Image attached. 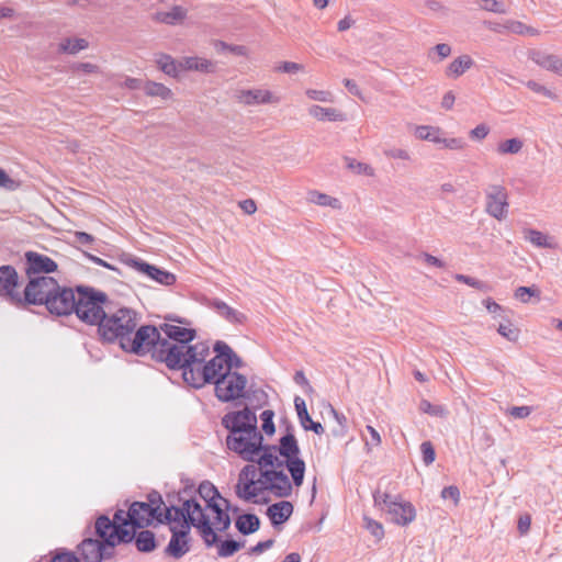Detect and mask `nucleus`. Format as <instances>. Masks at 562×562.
I'll list each match as a JSON object with an SVG mask.
<instances>
[{
    "instance_id": "1",
    "label": "nucleus",
    "mask_w": 562,
    "mask_h": 562,
    "mask_svg": "<svg viewBox=\"0 0 562 562\" xmlns=\"http://www.w3.org/2000/svg\"><path fill=\"white\" fill-rule=\"evenodd\" d=\"M66 296L61 317L75 314L81 323L89 326L97 327L111 304L105 292L86 284L69 286Z\"/></svg>"
},
{
    "instance_id": "2",
    "label": "nucleus",
    "mask_w": 562,
    "mask_h": 562,
    "mask_svg": "<svg viewBox=\"0 0 562 562\" xmlns=\"http://www.w3.org/2000/svg\"><path fill=\"white\" fill-rule=\"evenodd\" d=\"M69 286L61 285L53 277L27 279L18 308L30 310L31 306H45L46 311L56 317H61Z\"/></svg>"
},
{
    "instance_id": "3",
    "label": "nucleus",
    "mask_w": 562,
    "mask_h": 562,
    "mask_svg": "<svg viewBox=\"0 0 562 562\" xmlns=\"http://www.w3.org/2000/svg\"><path fill=\"white\" fill-rule=\"evenodd\" d=\"M140 315L134 308L128 306H120L115 308V304L111 301L106 308L105 317L97 326V337L102 345H113L125 341L130 334H133L134 327L139 323Z\"/></svg>"
},
{
    "instance_id": "4",
    "label": "nucleus",
    "mask_w": 562,
    "mask_h": 562,
    "mask_svg": "<svg viewBox=\"0 0 562 562\" xmlns=\"http://www.w3.org/2000/svg\"><path fill=\"white\" fill-rule=\"evenodd\" d=\"M161 334L159 326L151 324L137 325L134 327L133 334H130L121 349L126 353H132L138 357L150 355L151 359L160 362L156 352L160 350Z\"/></svg>"
},
{
    "instance_id": "5",
    "label": "nucleus",
    "mask_w": 562,
    "mask_h": 562,
    "mask_svg": "<svg viewBox=\"0 0 562 562\" xmlns=\"http://www.w3.org/2000/svg\"><path fill=\"white\" fill-rule=\"evenodd\" d=\"M159 329L166 337L161 336V348L156 355L160 359V363L166 364V367L171 364L170 351L173 346L178 347L183 352L198 337L196 329L175 324L162 323L159 325Z\"/></svg>"
},
{
    "instance_id": "6",
    "label": "nucleus",
    "mask_w": 562,
    "mask_h": 562,
    "mask_svg": "<svg viewBox=\"0 0 562 562\" xmlns=\"http://www.w3.org/2000/svg\"><path fill=\"white\" fill-rule=\"evenodd\" d=\"M374 504L385 512L389 519L398 525L407 526L416 517V509L411 502L403 501L392 494H372Z\"/></svg>"
},
{
    "instance_id": "7",
    "label": "nucleus",
    "mask_w": 562,
    "mask_h": 562,
    "mask_svg": "<svg viewBox=\"0 0 562 562\" xmlns=\"http://www.w3.org/2000/svg\"><path fill=\"white\" fill-rule=\"evenodd\" d=\"M248 379L240 372H225L213 383L214 395L221 403H233L241 400Z\"/></svg>"
},
{
    "instance_id": "8",
    "label": "nucleus",
    "mask_w": 562,
    "mask_h": 562,
    "mask_svg": "<svg viewBox=\"0 0 562 562\" xmlns=\"http://www.w3.org/2000/svg\"><path fill=\"white\" fill-rule=\"evenodd\" d=\"M149 503L134 502L130 506V519L133 528H145L154 520L158 521L159 510L164 505L161 494H146Z\"/></svg>"
},
{
    "instance_id": "9",
    "label": "nucleus",
    "mask_w": 562,
    "mask_h": 562,
    "mask_svg": "<svg viewBox=\"0 0 562 562\" xmlns=\"http://www.w3.org/2000/svg\"><path fill=\"white\" fill-rule=\"evenodd\" d=\"M205 362L206 360L195 364H188L182 360L180 363L171 360V364L167 368L171 371H181L183 382L195 390H200L205 385H213V378Z\"/></svg>"
},
{
    "instance_id": "10",
    "label": "nucleus",
    "mask_w": 562,
    "mask_h": 562,
    "mask_svg": "<svg viewBox=\"0 0 562 562\" xmlns=\"http://www.w3.org/2000/svg\"><path fill=\"white\" fill-rule=\"evenodd\" d=\"M203 512L201 504L194 498L186 499L181 507L173 505L166 506L164 504L159 510L158 522L171 524L179 522L183 519L189 520L194 526L198 521V517H200Z\"/></svg>"
},
{
    "instance_id": "11",
    "label": "nucleus",
    "mask_w": 562,
    "mask_h": 562,
    "mask_svg": "<svg viewBox=\"0 0 562 562\" xmlns=\"http://www.w3.org/2000/svg\"><path fill=\"white\" fill-rule=\"evenodd\" d=\"M257 418L255 411L249 405H245L241 409L226 413L221 424L228 431L227 436H232L239 432L246 434Z\"/></svg>"
},
{
    "instance_id": "12",
    "label": "nucleus",
    "mask_w": 562,
    "mask_h": 562,
    "mask_svg": "<svg viewBox=\"0 0 562 562\" xmlns=\"http://www.w3.org/2000/svg\"><path fill=\"white\" fill-rule=\"evenodd\" d=\"M123 261L128 267L135 269L140 274L148 277L150 280H153L159 284L168 286V285L175 284L177 281V278L173 273H171L168 270H165L160 267L151 265L138 257L130 255Z\"/></svg>"
},
{
    "instance_id": "13",
    "label": "nucleus",
    "mask_w": 562,
    "mask_h": 562,
    "mask_svg": "<svg viewBox=\"0 0 562 562\" xmlns=\"http://www.w3.org/2000/svg\"><path fill=\"white\" fill-rule=\"evenodd\" d=\"M205 502V509L214 515V524L220 531H225L231 526L228 512L232 509L231 502L223 497V494H199Z\"/></svg>"
},
{
    "instance_id": "14",
    "label": "nucleus",
    "mask_w": 562,
    "mask_h": 562,
    "mask_svg": "<svg viewBox=\"0 0 562 562\" xmlns=\"http://www.w3.org/2000/svg\"><path fill=\"white\" fill-rule=\"evenodd\" d=\"M25 258V274L30 278L49 277L58 270V263L46 255L36 251H26Z\"/></svg>"
},
{
    "instance_id": "15",
    "label": "nucleus",
    "mask_w": 562,
    "mask_h": 562,
    "mask_svg": "<svg viewBox=\"0 0 562 562\" xmlns=\"http://www.w3.org/2000/svg\"><path fill=\"white\" fill-rule=\"evenodd\" d=\"M508 194L505 187L492 184L486 192V212L494 218L502 221L508 213Z\"/></svg>"
},
{
    "instance_id": "16",
    "label": "nucleus",
    "mask_w": 562,
    "mask_h": 562,
    "mask_svg": "<svg viewBox=\"0 0 562 562\" xmlns=\"http://www.w3.org/2000/svg\"><path fill=\"white\" fill-rule=\"evenodd\" d=\"M170 532L171 537L164 552L166 555L179 560L191 550L189 525L183 526L181 529L171 526Z\"/></svg>"
},
{
    "instance_id": "17",
    "label": "nucleus",
    "mask_w": 562,
    "mask_h": 562,
    "mask_svg": "<svg viewBox=\"0 0 562 562\" xmlns=\"http://www.w3.org/2000/svg\"><path fill=\"white\" fill-rule=\"evenodd\" d=\"M259 484L263 492H292V482L282 470L265 469L259 472Z\"/></svg>"
},
{
    "instance_id": "18",
    "label": "nucleus",
    "mask_w": 562,
    "mask_h": 562,
    "mask_svg": "<svg viewBox=\"0 0 562 562\" xmlns=\"http://www.w3.org/2000/svg\"><path fill=\"white\" fill-rule=\"evenodd\" d=\"M20 278L11 265H2V297L16 307L21 297Z\"/></svg>"
},
{
    "instance_id": "19",
    "label": "nucleus",
    "mask_w": 562,
    "mask_h": 562,
    "mask_svg": "<svg viewBox=\"0 0 562 562\" xmlns=\"http://www.w3.org/2000/svg\"><path fill=\"white\" fill-rule=\"evenodd\" d=\"M210 355V348L206 344H190L183 352L176 346L171 348L170 356L171 360H175L176 363H180V361H184L188 364H195L196 362H203L206 360Z\"/></svg>"
},
{
    "instance_id": "20",
    "label": "nucleus",
    "mask_w": 562,
    "mask_h": 562,
    "mask_svg": "<svg viewBox=\"0 0 562 562\" xmlns=\"http://www.w3.org/2000/svg\"><path fill=\"white\" fill-rule=\"evenodd\" d=\"M282 423L285 425V432L280 437L277 450L285 460L300 456L301 450L291 422L288 418H283Z\"/></svg>"
},
{
    "instance_id": "21",
    "label": "nucleus",
    "mask_w": 562,
    "mask_h": 562,
    "mask_svg": "<svg viewBox=\"0 0 562 562\" xmlns=\"http://www.w3.org/2000/svg\"><path fill=\"white\" fill-rule=\"evenodd\" d=\"M260 470L255 464H246L239 473L234 492H263L259 484Z\"/></svg>"
},
{
    "instance_id": "22",
    "label": "nucleus",
    "mask_w": 562,
    "mask_h": 562,
    "mask_svg": "<svg viewBox=\"0 0 562 562\" xmlns=\"http://www.w3.org/2000/svg\"><path fill=\"white\" fill-rule=\"evenodd\" d=\"M246 434L239 432L237 435H232L226 437V447L231 451L237 453L245 461H255L251 442Z\"/></svg>"
},
{
    "instance_id": "23",
    "label": "nucleus",
    "mask_w": 562,
    "mask_h": 562,
    "mask_svg": "<svg viewBox=\"0 0 562 562\" xmlns=\"http://www.w3.org/2000/svg\"><path fill=\"white\" fill-rule=\"evenodd\" d=\"M293 514V505L291 502L281 501L268 506L266 515L270 519L271 525L277 528L289 520Z\"/></svg>"
},
{
    "instance_id": "24",
    "label": "nucleus",
    "mask_w": 562,
    "mask_h": 562,
    "mask_svg": "<svg viewBox=\"0 0 562 562\" xmlns=\"http://www.w3.org/2000/svg\"><path fill=\"white\" fill-rule=\"evenodd\" d=\"M236 97L238 102L245 105L266 104L278 101L269 90L261 89L240 90Z\"/></svg>"
},
{
    "instance_id": "25",
    "label": "nucleus",
    "mask_w": 562,
    "mask_h": 562,
    "mask_svg": "<svg viewBox=\"0 0 562 562\" xmlns=\"http://www.w3.org/2000/svg\"><path fill=\"white\" fill-rule=\"evenodd\" d=\"M295 411L300 420L301 426L306 431H313L316 435H322L324 432V427L319 422H314L308 414L305 401L295 396L294 398Z\"/></svg>"
},
{
    "instance_id": "26",
    "label": "nucleus",
    "mask_w": 562,
    "mask_h": 562,
    "mask_svg": "<svg viewBox=\"0 0 562 562\" xmlns=\"http://www.w3.org/2000/svg\"><path fill=\"white\" fill-rule=\"evenodd\" d=\"M103 540L97 538H86L78 546V551L83 562H95L102 560Z\"/></svg>"
},
{
    "instance_id": "27",
    "label": "nucleus",
    "mask_w": 562,
    "mask_h": 562,
    "mask_svg": "<svg viewBox=\"0 0 562 562\" xmlns=\"http://www.w3.org/2000/svg\"><path fill=\"white\" fill-rule=\"evenodd\" d=\"M246 402L245 405H249L255 412L268 405L269 396L260 387H256L255 384H250L245 387V395L241 397Z\"/></svg>"
},
{
    "instance_id": "28",
    "label": "nucleus",
    "mask_w": 562,
    "mask_h": 562,
    "mask_svg": "<svg viewBox=\"0 0 562 562\" xmlns=\"http://www.w3.org/2000/svg\"><path fill=\"white\" fill-rule=\"evenodd\" d=\"M210 306L232 324H244L247 321V316L244 313L228 306L224 301L218 299L212 300Z\"/></svg>"
},
{
    "instance_id": "29",
    "label": "nucleus",
    "mask_w": 562,
    "mask_h": 562,
    "mask_svg": "<svg viewBox=\"0 0 562 562\" xmlns=\"http://www.w3.org/2000/svg\"><path fill=\"white\" fill-rule=\"evenodd\" d=\"M194 526L200 530L201 537L207 548L213 547L215 544L218 546L221 539L218 535L214 531L212 524L210 521V517L203 512L200 517H198V521Z\"/></svg>"
},
{
    "instance_id": "30",
    "label": "nucleus",
    "mask_w": 562,
    "mask_h": 562,
    "mask_svg": "<svg viewBox=\"0 0 562 562\" xmlns=\"http://www.w3.org/2000/svg\"><path fill=\"white\" fill-rule=\"evenodd\" d=\"M213 351L215 356L211 358L210 360H206L205 364L209 368V371L213 378V383L217 379H220L222 375H224L226 370V364L224 363V357H221V353H223L222 350V340H216L213 344Z\"/></svg>"
},
{
    "instance_id": "31",
    "label": "nucleus",
    "mask_w": 562,
    "mask_h": 562,
    "mask_svg": "<svg viewBox=\"0 0 562 562\" xmlns=\"http://www.w3.org/2000/svg\"><path fill=\"white\" fill-rule=\"evenodd\" d=\"M282 465L286 468L289 471L292 484L296 487H300L303 484L304 475H305V462L303 459L300 458V456L294 458L285 459L284 461H281Z\"/></svg>"
},
{
    "instance_id": "32",
    "label": "nucleus",
    "mask_w": 562,
    "mask_h": 562,
    "mask_svg": "<svg viewBox=\"0 0 562 562\" xmlns=\"http://www.w3.org/2000/svg\"><path fill=\"white\" fill-rule=\"evenodd\" d=\"M310 115L317 119L318 121L328 122H344L346 121V114L335 108H323L314 104L308 109Z\"/></svg>"
},
{
    "instance_id": "33",
    "label": "nucleus",
    "mask_w": 562,
    "mask_h": 562,
    "mask_svg": "<svg viewBox=\"0 0 562 562\" xmlns=\"http://www.w3.org/2000/svg\"><path fill=\"white\" fill-rule=\"evenodd\" d=\"M236 529L244 536L255 533L260 528V519L251 513H244L235 520Z\"/></svg>"
},
{
    "instance_id": "34",
    "label": "nucleus",
    "mask_w": 562,
    "mask_h": 562,
    "mask_svg": "<svg viewBox=\"0 0 562 562\" xmlns=\"http://www.w3.org/2000/svg\"><path fill=\"white\" fill-rule=\"evenodd\" d=\"M136 549L140 553H150L158 547L156 535L151 530H142L136 533L134 541Z\"/></svg>"
},
{
    "instance_id": "35",
    "label": "nucleus",
    "mask_w": 562,
    "mask_h": 562,
    "mask_svg": "<svg viewBox=\"0 0 562 562\" xmlns=\"http://www.w3.org/2000/svg\"><path fill=\"white\" fill-rule=\"evenodd\" d=\"M277 450L276 445H266L262 450L258 454L257 463L259 464V469H267L274 467H282V462L274 454Z\"/></svg>"
},
{
    "instance_id": "36",
    "label": "nucleus",
    "mask_w": 562,
    "mask_h": 562,
    "mask_svg": "<svg viewBox=\"0 0 562 562\" xmlns=\"http://www.w3.org/2000/svg\"><path fill=\"white\" fill-rule=\"evenodd\" d=\"M474 65V60L469 55H461L452 60L446 69V76L458 78L462 76Z\"/></svg>"
},
{
    "instance_id": "37",
    "label": "nucleus",
    "mask_w": 562,
    "mask_h": 562,
    "mask_svg": "<svg viewBox=\"0 0 562 562\" xmlns=\"http://www.w3.org/2000/svg\"><path fill=\"white\" fill-rule=\"evenodd\" d=\"M179 66L183 70H196L200 72H213L215 70V64L209 59L199 57H186L183 61L179 63Z\"/></svg>"
},
{
    "instance_id": "38",
    "label": "nucleus",
    "mask_w": 562,
    "mask_h": 562,
    "mask_svg": "<svg viewBox=\"0 0 562 562\" xmlns=\"http://www.w3.org/2000/svg\"><path fill=\"white\" fill-rule=\"evenodd\" d=\"M221 357H224V363L226 364L225 372H238L237 370L244 367L243 359L234 351V349L222 340Z\"/></svg>"
},
{
    "instance_id": "39",
    "label": "nucleus",
    "mask_w": 562,
    "mask_h": 562,
    "mask_svg": "<svg viewBox=\"0 0 562 562\" xmlns=\"http://www.w3.org/2000/svg\"><path fill=\"white\" fill-rule=\"evenodd\" d=\"M128 526H119L117 528H115L112 532H110V539L112 541H114V543L116 546L119 544H127V543H131V542H134L135 541V538H136V529L137 528H133L132 529H128L127 528Z\"/></svg>"
},
{
    "instance_id": "40",
    "label": "nucleus",
    "mask_w": 562,
    "mask_h": 562,
    "mask_svg": "<svg viewBox=\"0 0 562 562\" xmlns=\"http://www.w3.org/2000/svg\"><path fill=\"white\" fill-rule=\"evenodd\" d=\"M89 43L85 38H70L67 37L58 44V52L63 54L75 55L82 49H86Z\"/></svg>"
},
{
    "instance_id": "41",
    "label": "nucleus",
    "mask_w": 562,
    "mask_h": 562,
    "mask_svg": "<svg viewBox=\"0 0 562 562\" xmlns=\"http://www.w3.org/2000/svg\"><path fill=\"white\" fill-rule=\"evenodd\" d=\"M143 90L148 97H159L162 100L171 99L172 91L162 83L147 80L144 83Z\"/></svg>"
},
{
    "instance_id": "42",
    "label": "nucleus",
    "mask_w": 562,
    "mask_h": 562,
    "mask_svg": "<svg viewBox=\"0 0 562 562\" xmlns=\"http://www.w3.org/2000/svg\"><path fill=\"white\" fill-rule=\"evenodd\" d=\"M181 483L183 486L177 492H220L217 487L210 481H202L198 487H195V482L189 477H181Z\"/></svg>"
},
{
    "instance_id": "43",
    "label": "nucleus",
    "mask_w": 562,
    "mask_h": 562,
    "mask_svg": "<svg viewBox=\"0 0 562 562\" xmlns=\"http://www.w3.org/2000/svg\"><path fill=\"white\" fill-rule=\"evenodd\" d=\"M246 435L251 438L250 439V442H251V450H252V454H254V458H256L260 451L262 450L263 446H266L263 443V435L262 432L258 429V418L254 422V424L250 426V430H248L246 432Z\"/></svg>"
},
{
    "instance_id": "44",
    "label": "nucleus",
    "mask_w": 562,
    "mask_h": 562,
    "mask_svg": "<svg viewBox=\"0 0 562 562\" xmlns=\"http://www.w3.org/2000/svg\"><path fill=\"white\" fill-rule=\"evenodd\" d=\"M244 541H237L234 539L221 540L217 546V554L221 558H229L238 552L244 547Z\"/></svg>"
},
{
    "instance_id": "45",
    "label": "nucleus",
    "mask_w": 562,
    "mask_h": 562,
    "mask_svg": "<svg viewBox=\"0 0 562 562\" xmlns=\"http://www.w3.org/2000/svg\"><path fill=\"white\" fill-rule=\"evenodd\" d=\"M113 530V522L106 515L102 514L95 519L94 533L99 539L104 540L106 537H110V532Z\"/></svg>"
},
{
    "instance_id": "46",
    "label": "nucleus",
    "mask_w": 562,
    "mask_h": 562,
    "mask_svg": "<svg viewBox=\"0 0 562 562\" xmlns=\"http://www.w3.org/2000/svg\"><path fill=\"white\" fill-rule=\"evenodd\" d=\"M157 65L164 74L173 78L178 77L180 66L177 65L176 60L170 55L161 54L157 59Z\"/></svg>"
},
{
    "instance_id": "47",
    "label": "nucleus",
    "mask_w": 562,
    "mask_h": 562,
    "mask_svg": "<svg viewBox=\"0 0 562 562\" xmlns=\"http://www.w3.org/2000/svg\"><path fill=\"white\" fill-rule=\"evenodd\" d=\"M441 130L439 127L422 125L416 127V136L419 139L432 142L435 144L441 143L440 137Z\"/></svg>"
},
{
    "instance_id": "48",
    "label": "nucleus",
    "mask_w": 562,
    "mask_h": 562,
    "mask_svg": "<svg viewBox=\"0 0 562 562\" xmlns=\"http://www.w3.org/2000/svg\"><path fill=\"white\" fill-rule=\"evenodd\" d=\"M186 15V9L180 5H175L168 12L158 13V20L167 24H175L176 22L182 21Z\"/></svg>"
},
{
    "instance_id": "49",
    "label": "nucleus",
    "mask_w": 562,
    "mask_h": 562,
    "mask_svg": "<svg viewBox=\"0 0 562 562\" xmlns=\"http://www.w3.org/2000/svg\"><path fill=\"white\" fill-rule=\"evenodd\" d=\"M514 296L522 303H529L531 297H535L536 302H539L541 299V291L536 285L518 286L515 290Z\"/></svg>"
},
{
    "instance_id": "50",
    "label": "nucleus",
    "mask_w": 562,
    "mask_h": 562,
    "mask_svg": "<svg viewBox=\"0 0 562 562\" xmlns=\"http://www.w3.org/2000/svg\"><path fill=\"white\" fill-rule=\"evenodd\" d=\"M524 146V142L518 137L508 138L498 144L497 150L499 154H518Z\"/></svg>"
},
{
    "instance_id": "51",
    "label": "nucleus",
    "mask_w": 562,
    "mask_h": 562,
    "mask_svg": "<svg viewBox=\"0 0 562 562\" xmlns=\"http://www.w3.org/2000/svg\"><path fill=\"white\" fill-rule=\"evenodd\" d=\"M215 49L217 53H229L235 56H247L248 55V48L244 45H233L227 44L223 41H217L215 43Z\"/></svg>"
},
{
    "instance_id": "52",
    "label": "nucleus",
    "mask_w": 562,
    "mask_h": 562,
    "mask_svg": "<svg viewBox=\"0 0 562 562\" xmlns=\"http://www.w3.org/2000/svg\"><path fill=\"white\" fill-rule=\"evenodd\" d=\"M273 418L274 412L272 409H266L260 414L261 429L267 436H273L276 432Z\"/></svg>"
},
{
    "instance_id": "53",
    "label": "nucleus",
    "mask_w": 562,
    "mask_h": 562,
    "mask_svg": "<svg viewBox=\"0 0 562 562\" xmlns=\"http://www.w3.org/2000/svg\"><path fill=\"white\" fill-rule=\"evenodd\" d=\"M420 412L436 417H446L448 412L441 405H434L428 400H422L419 403Z\"/></svg>"
},
{
    "instance_id": "54",
    "label": "nucleus",
    "mask_w": 562,
    "mask_h": 562,
    "mask_svg": "<svg viewBox=\"0 0 562 562\" xmlns=\"http://www.w3.org/2000/svg\"><path fill=\"white\" fill-rule=\"evenodd\" d=\"M363 527L376 539L381 540L384 537V529L381 522L363 515Z\"/></svg>"
},
{
    "instance_id": "55",
    "label": "nucleus",
    "mask_w": 562,
    "mask_h": 562,
    "mask_svg": "<svg viewBox=\"0 0 562 562\" xmlns=\"http://www.w3.org/2000/svg\"><path fill=\"white\" fill-rule=\"evenodd\" d=\"M553 54H547L539 49H530L528 53L529 59L536 63L538 66L548 70L550 61H552Z\"/></svg>"
},
{
    "instance_id": "56",
    "label": "nucleus",
    "mask_w": 562,
    "mask_h": 562,
    "mask_svg": "<svg viewBox=\"0 0 562 562\" xmlns=\"http://www.w3.org/2000/svg\"><path fill=\"white\" fill-rule=\"evenodd\" d=\"M527 234H528L527 238L533 245H536L538 247H542V248H551L552 247V245L548 241L547 235H544L540 231L530 228L527 231Z\"/></svg>"
},
{
    "instance_id": "57",
    "label": "nucleus",
    "mask_w": 562,
    "mask_h": 562,
    "mask_svg": "<svg viewBox=\"0 0 562 562\" xmlns=\"http://www.w3.org/2000/svg\"><path fill=\"white\" fill-rule=\"evenodd\" d=\"M48 562H80L75 552L66 549H57Z\"/></svg>"
},
{
    "instance_id": "58",
    "label": "nucleus",
    "mask_w": 562,
    "mask_h": 562,
    "mask_svg": "<svg viewBox=\"0 0 562 562\" xmlns=\"http://www.w3.org/2000/svg\"><path fill=\"white\" fill-rule=\"evenodd\" d=\"M497 333L509 341H517L520 330L508 322L507 325L499 324Z\"/></svg>"
},
{
    "instance_id": "59",
    "label": "nucleus",
    "mask_w": 562,
    "mask_h": 562,
    "mask_svg": "<svg viewBox=\"0 0 562 562\" xmlns=\"http://www.w3.org/2000/svg\"><path fill=\"white\" fill-rule=\"evenodd\" d=\"M311 196H312L313 202L317 203L318 205H323V206L328 205L331 207H336L339 203V201L336 198H333L328 194L321 193L317 191L311 192Z\"/></svg>"
},
{
    "instance_id": "60",
    "label": "nucleus",
    "mask_w": 562,
    "mask_h": 562,
    "mask_svg": "<svg viewBox=\"0 0 562 562\" xmlns=\"http://www.w3.org/2000/svg\"><path fill=\"white\" fill-rule=\"evenodd\" d=\"M345 160L347 162V168L355 171L356 173L372 175V168L369 165L359 162L356 159L349 157H345Z\"/></svg>"
},
{
    "instance_id": "61",
    "label": "nucleus",
    "mask_w": 562,
    "mask_h": 562,
    "mask_svg": "<svg viewBox=\"0 0 562 562\" xmlns=\"http://www.w3.org/2000/svg\"><path fill=\"white\" fill-rule=\"evenodd\" d=\"M482 10L493 13L505 14L507 12L503 2L497 0H480Z\"/></svg>"
},
{
    "instance_id": "62",
    "label": "nucleus",
    "mask_w": 562,
    "mask_h": 562,
    "mask_svg": "<svg viewBox=\"0 0 562 562\" xmlns=\"http://www.w3.org/2000/svg\"><path fill=\"white\" fill-rule=\"evenodd\" d=\"M456 280L459 281V282H462V283H465L474 289H477L480 291H487L488 290V285L479 280V279H475V278H472L470 276H465V274H456Z\"/></svg>"
},
{
    "instance_id": "63",
    "label": "nucleus",
    "mask_w": 562,
    "mask_h": 562,
    "mask_svg": "<svg viewBox=\"0 0 562 562\" xmlns=\"http://www.w3.org/2000/svg\"><path fill=\"white\" fill-rule=\"evenodd\" d=\"M420 451L423 456V461L426 465H429L435 461L436 451L434 445L430 441H424L420 445Z\"/></svg>"
},
{
    "instance_id": "64",
    "label": "nucleus",
    "mask_w": 562,
    "mask_h": 562,
    "mask_svg": "<svg viewBox=\"0 0 562 562\" xmlns=\"http://www.w3.org/2000/svg\"><path fill=\"white\" fill-rule=\"evenodd\" d=\"M113 522L114 529L119 526H131L132 527V520L130 519V509L127 512L123 509H117L114 515L113 519H111Z\"/></svg>"
}]
</instances>
